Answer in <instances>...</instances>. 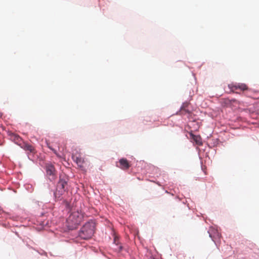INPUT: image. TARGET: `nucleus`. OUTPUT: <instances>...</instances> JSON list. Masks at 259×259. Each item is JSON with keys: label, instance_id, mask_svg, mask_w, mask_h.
Wrapping results in <instances>:
<instances>
[{"label": "nucleus", "instance_id": "nucleus-1", "mask_svg": "<svg viewBox=\"0 0 259 259\" xmlns=\"http://www.w3.org/2000/svg\"><path fill=\"white\" fill-rule=\"evenodd\" d=\"M84 214L81 210L72 211L66 220L67 227L69 230L77 228L82 221Z\"/></svg>", "mask_w": 259, "mask_h": 259}, {"label": "nucleus", "instance_id": "nucleus-2", "mask_svg": "<svg viewBox=\"0 0 259 259\" xmlns=\"http://www.w3.org/2000/svg\"><path fill=\"white\" fill-rule=\"evenodd\" d=\"M95 223L93 221L88 222L81 228L79 236L83 239L91 238L95 233Z\"/></svg>", "mask_w": 259, "mask_h": 259}, {"label": "nucleus", "instance_id": "nucleus-3", "mask_svg": "<svg viewBox=\"0 0 259 259\" xmlns=\"http://www.w3.org/2000/svg\"><path fill=\"white\" fill-rule=\"evenodd\" d=\"M67 181L60 177V180L57 186V191L55 192L54 195L56 198L58 199L60 198L61 196L66 190Z\"/></svg>", "mask_w": 259, "mask_h": 259}, {"label": "nucleus", "instance_id": "nucleus-4", "mask_svg": "<svg viewBox=\"0 0 259 259\" xmlns=\"http://www.w3.org/2000/svg\"><path fill=\"white\" fill-rule=\"evenodd\" d=\"M228 87L230 89L231 92L233 93H239L237 91H244L248 90L247 86L242 83H232L228 84Z\"/></svg>", "mask_w": 259, "mask_h": 259}, {"label": "nucleus", "instance_id": "nucleus-5", "mask_svg": "<svg viewBox=\"0 0 259 259\" xmlns=\"http://www.w3.org/2000/svg\"><path fill=\"white\" fill-rule=\"evenodd\" d=\"M46 170L47 176L50 181H53L56 178V170L54 166L48 163L46 164Z\"/></svg>", "mask_w": 259, "mask_h": 259}, {"label": "nucleus", "instance_id": "nucleus-6", "mask_svg": "<svg viewBox=\"0 0 259 259\" xmlns=\"http://www.w3.org/2000/svg\"><path fill=\"white\" fill-rule=\"evenodd\" d=\"M11 140L19 146H21L24 142L22 139L17 134L11 133L10 134Z\"/></svg>", "mask_w": 259, "mask_h": 259}, {"label": "nucleus", "instance_id": "nucleus-7", "mask_svg": "<svg viewBox=\"0 0 259 259\" xmlns=\"http://www.w3.org/2000/svg\"><path fill=\"white\" fill-rule=\"evenodd\" d=\"M119 165L118 166L123 170H126L130 168L131 165L128 160L125 158H121L119 161Z\"/></svg>", "mask_w": 259, "mask_h": 259}, {"label": "nucleus", "instance_id": "nucleus-8", "mask_svg": "<svg viewBox=\"0 0 259 259\" xmlns=\"http://www.w3.org/2000/svg\"><path fill=\"white\" fill-rule=\"evenodd\" d=\"M20 147L24 150L29 151L30 153H35V148L32 145H29L27 143L23 142V143L20 146Z\"/></svg>", "mask_w": 259, "mask_h": 259}, {"label": "nucleus", "instance_id": "nucleus-9", "mask_svg": "<svg viewBox=\"0 0 259 259\" xmlns=\"http://www.w3.org/2000/svg\"><path fill=\"white\" fill-rule=\"evenodd\" d=\"M187 106V104H183V105L181 108L180 112L181 114L183 115H187V117L189 118L190 116L191 115V112L186 109Z\"/></svg>", "mask_w": 259, "mask_h": 259}, {"label": "nucleus", "instance_id": "nucleus-10", "mask_svg": "<svg viewBox=\"0 0 259 259\" xmlns=\"http://www.w3.org/2000/svg\"><path fill=\"white\" fill-rule=\"evenodd\" d=\"M72 158L78 166L80 167H83V164L84 163L83 159H82L81 157H77L75 156H73Z\"/></svg>", "mask_w": 259, "mask_h": 259}, {"label": "nucleus", "instance_id": "nucleus-11", "mask_svg": "<svg viewBox=\"0 0 259 259\" xmlns=\"http://www.w3.org/2000/svg\"><path fill=\"white\" fill-rule=\"evenodd\" d=\"M192 139L194 140V141L196 143V144L199 146L202 145V140L200 136H196L192 134H191Z\"/></svg>", "mask_w": 259, "mask_h": 259}, {"label": "nucleus", "instance_id": "nucleus-12", "mask_svg": "<svg viewBox=\"0 0 259 259\" xmlns=\"http://www.w3.org/2000/svg\"><path fill=\"white\" fill-rule=\"evenodd\" d=\"M48 147H49L50 149H51L52 150L54 151L55 153L56 152L55 150H54V149H53L51 146H50L49 145H48Z\"/></svg>", "mask_w": 259, "mask_h": 259}]
</instances>
